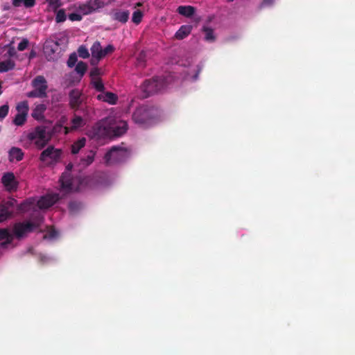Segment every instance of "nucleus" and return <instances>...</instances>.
<instances>
[{
	"mask_svg": "<svg viewBox=\"0 0 355 355\" xmlns=\"http://www.w3.org/2000/svg\"><path fill=\"white\" fill-rule=\"evenodd\" d=\"M159 110L155 107L141 105L132 114L133 121L142 128H148L158 121Z\"/></svg>",
	"mask_w": 355,
	"mask_h": 355,
	"instance_id": "nucleus-2",
	"label": "nucleus"
},
{
	"mask_svg": "<svg viewBox=\"0 0 355 355\" xmlns=\"http://www.w3.org/2000/svg\"><path fill=\"white\" fill-rule=\"evenodd\" d=\"M15 66V62L11 59H6L0 61V73L7 72L14 69Z\"/></svg>",
	"mask_w": 355,
	"mask_h": 355,
	"instance_id": "nucleus-27",
	"label": "nucleus"
},
{
	"mask_svg": "<svg viewBox=\"0 0 355 355\" xmlns=\"http://www.w3.org/2000/svg\"><path fill=\"white\" fill-rule=\"evenodd\" d=\"M35 3V0H12V4L15 7H19L22 4L26 8L33 7Z\"/></svg>",
	"mask_w": 355,
	"mask_h": 355,
	"instance_id": "nucleus-31",
	"label": "nucleus"
},
{
	"mask_svg": "<svg viewBox=\"0 0 355 355\" xmlns=\"http://www.w3.org/2000/svg\"><path fill=\"white\" fill-rule=\"evenodd\" d=\"M16 110L17 114H16L13 123L17 126H21L26 121L29 106L26 101L19 102L17 106Z\"/></svg>",
	"mask_w": 355,
	"mask_h": 355,
	"instance_id": "nucleus-11",
	"label": "nucleus"
},
{
	"mask_svg": "<svg viewBox=\"0 0 355 355\" xmlns=\"http://www.w3.org/2000/svg\"><path fill=\"white\" fill-rule=\"evenodd\" d=\"M108 119L101 120L96 122L91 130V135L94 138L110 137Z\"/></svg>",
	"mask_w": 355,
	"mask_h": 355,
	"instance_id": "nucleus-9",
	"label": "nucleus"
},
{
	"mask_svg": "<svg viewBox=\"0 0 355 355\" xmlns=\"http://www.w3.org/2000/svg\"><path fill=\"white\" fill-rule=\"evenodd\" d=\"M87 69V65L85 62L83 61H80L78 62L75 67V71L77 73V76L76 78H73V72L71 73L68 75V83H73L75 82L79 83L83 76L85 75L86 71Z\"/></svg>",
	"mask_w": 355,
	"mask_h": 355,
	"instance_id": "nucleus-15",
	"label": "nucleus"
},
{
	"mask_svg": "<svg viewBox=\"0 0 355 355\" xmlns=\"http://www.w3.org/2000/svg\"><path fill=\"white\" fill-rule=\"evenodd\" d=\"M66 19L65 11L63 9H61L58 11L55 17V20L58 23L63 22Z\"/></svg>",
	"mask_w": 355,
	"mask_h": 355,
	"instance_id": "nucleus-36",
	"label": "nucleus"
},
{
	"mask_svg": "<svg viewBox=\"0 0 355 355\" xmlns=\"http://www.w3.org/2000/svg\"><path fill=\"white\" fill-rule=\"evenodd\" d=\"M24 157V153L21 149L12 147L9 150V160L12 162L21 161Z\"/></svg>",
	"mask_w": 355,
	"mask_h": 355,
	"instance_id": "nucleus-24",
	"label": "nucleus"
},
{
	"mask_svg": "<svg viewBox=\"0 0 355 355\" xmlns=\"http://www.w3.org/2000/svg\"><path fill=\"white\" fill-rule=\"evenodd\" d=\"M108 120L109 129L110 132V137H121L128 130V125L125 121L113 119H108Z\"/></svg>",
	"mask_w": 355,
	"mask_h": 355,
	"instance_id": "nucleus-10",
	"label": "nucleus"
},
{
	"mask_svg": "<svg viewBox=\"0 0 355 355\" xmlns=\"http://www.w3.org/2000/svg\"><path fill=\"white\" fill-rule=\"evenodd\" d=\"M46 109V107L44 104L36 105L33 110L31 115L37 121H42L44 119V113Z\"/></svg>",
	"mask_w": 355,
	"mask_h": 355,
	"instance_id": "nucleus-23",
	"label": "nucleus"
},
{
	"mask_svg": "<svg viewBox=\"0 0 355 355\" xmlns=\"http://www.w3.org/2000/svg\"><path fill=\"white\" fill-rule=\"evenodd\" d=\"M86 139L82 137L77 140L71 145V153L75 155L79 152V150L85 146Z\"/></svg>",
	"mask_w": 355,
	"mask_h": 355,
	"instance_id": "nucleus-29",
	"label": "nucleus"
},
{
	"mask_svg": "<svg viewBox=\"0 0 355 355\" xmlns=\"http://www.w3.org/2000/svg\"><path fill=\"white\" fill-rule=\"evenodd\" d=\"M202 31L205 34V39L206 41L209 42H213L215 41L216 37L214 34V30L212 28L204 26L202 28Z\"/></svg>",
	"mask_w": 355,
	"mask_h": 355,
	"instance_id": "nucleus-32",
	"label": "nucleus"
},
{
	"mask_svg": "<svg viewBox=\"0 0 355 355\" xmlns=\"http://www.w3.org/2000/svg\"><path fill=\"white\" fill-rule=\"evenodd\" d=\"M32 86L34 89L26 94L27 97L44 98L46 96L48 85L46 79L43 76H38L35 77L32 81Z\"/></svg>",
	"mask_w": 355,
	"mask_h": 355,
	"instance_id": "nucleus-8",
	"label": "nucleus"
},
{
	"mask_svg": "<svg viewBox=\"0 0 355 355\" xmlns=\"http://www.w3.org/2000/svg\"><path fill=\"white\" fill-rule=\"evenodd\" d=\"M42 222V218H38L35 221L17 223L13 227L14 234L11 233L8 229H0V247L8 248L12 244L15 236L18 239L26 236L27 234L40 227Z\"/></svg>",
	"mask_w": 355,
	"mask_h": 355,
	"instance_id": "nucleus-1",
	"label": "nucleus"
},
{
	"mask_svg": "<svg viewBox=\"0 0 355 355\" xmlns=\"http://www.w3.org/2000/svg\"><path fill=\"white\" fill-rule=\"evenodd\" d=\"M143 15H144L143 12L141 10H135L132 13V22L135 23V24H139L142 20Z\"/></svg>",
	"mask_w": 355,
	"mask_h": 355,
	"instance_id": "nucleus-33",
	"label": "nucleus"
},
{
	"mask_svg": "<svg viewBox=\"0 0 355 355\" xmlns=\"http://www.w3.org/2000/svg\"><path fill=\"white\" fill-rule=\"evenodd\" d=\"M104 6L105 3L103 0H89L86 3L80 5L79 10L83 15H88Z\"/></svg>",
	"mask_w": 355,
	"mask_h": 355,
	"instance_id": "nucleus-14",
	"label": "nucleus"
},
{
	"mask_svg": "<svg viewBox=\"0 0 355 355\" xmlns=\"http://www.w3.org/2000/svg\"><path fill=\"white\" fill-rule=\"evenodd\" d=\"M192 26L183 25L178 29L175 34V37L178 40H183L187 37L191 32Z\"/></svg>",
	"mask_w": 355,
	"mask_h": 355,
	"instance_id": "nucleus-26",
	"label": "nucleus"
},
{
	"mask_svg": "<svg viewBox=\"0 0 355 355\" xmlns=\"http://www.w3.org/2000/svg\"><path fill=\"white\" fill-rule=\"evenodd\" d=\"M2 93V90H1V85L0 84V95Z\"/></svg>",
	"mask_w": 355,
	"mask_h": 355,
	"instance_id": "nucleus-52",
	"label": "nucleus"
},
{
	"mask_svg": "<svg viewBox=\"0 0 355 355\" xmlns=\"http://www.w3.org/2000/svg\"><path fill=\"white\" fill-rule=\"evenodd\" d=\"M59 199L57 194H48L42 196L40 200L30 199L20 205L19 209L20 211L25 212L29 211L35 209L37 206L40 209H44L52 206Z\"/></svg>",
	"mask_w": 355,
	"mask_h": 355,
	"instance_id": "nucleus-3",
	"label": "nucleus"
},
{
	"mask_svg": "<svg viewBox=\"0 0 355 355\" xmlns=\"http://www.w3.org/2000/svg\"><path fill=\"white\" fill-rule=\"evenodd\" d=\"M59 44L53 40H47L44 45V53L49 59L53 58V55L58 51Z\"/></svg>",
	"mask_w": 355,
	"mask_h": 355,
	"instance_id": "nucleus-18",
	"label": "nucleus"
},
{
	"mask_svg": "<svg viewBox=\"0 0 355 355\" xmlns=\"http://www.w3.org/2000/svg\"><path fill=\"white\" fill-rule=\"evenodd\" d=\"M143 6V3L141 2H137L136 4H135V7H141Z\"/></svg>",
	"mask_w": 355,
	"mask_h": 355,
	"instance_id": "nucleus-50",
	"label": "nucleus"
},
{
	"mask_svg": "<svg viewBox=\"0 0 355 355\" xmlns=\"http://www.w3.org/2000/svg\"><path fill=\"white\" fill-rule=\"evenodd\" d=\"M8 53L10 56H14L15 55V50L13 46H9V50L8 51Z\"/></svg>",
	"mask_w": 355,
	"mask_h": 355,
	"instance_id": "nucleus-47",
	"label": "nucleus"
},
{
	"mask_svg": "<svg viewBox=\"0 0 355 355\" xmlns=\"http://www.w3.org/2000/svg\"><path fill=\"white\" fill-rule=\"evenodd\" d=\"M92 84H93L94 87L98 92H100L101 93L104 92L105 87H104V85H103V82L101 81V79L98 78L97 80H92Z\"/></svg>",
	"mask_w": 355,
	"mask_h": 355,
	"instance_id": "nucleus-34",
	"label": "nucleus"
},
{
	"mask_svg": "<svg viewBox=\"0 0 355 355\" xmlns=\"http://www.w3.org/2000/svg\"><path fill=\"white\" fill-rule=\"evenodd\" d=\"M95 155L96 152L94 150H90L85 157H81L78 164L80 166V169L85 168L89 166L94 162Z\"/></svg>",
	"mask_w": 355,
	"mask_h": 355,
	"instance_id": "nucleus-22",
	"label": "nucleus"
},
{
	"mask_svg": "<svg viewBox=\"0 0 355 355\" xmlns=\"http://www.w3.org/2000/svg\"><path fill=\"white\" fill-rule=\"evenodd\" d=\"M9 111V106L8 105H3L0 107V119H4Z\"/></svg>",
	"mask_w": 355,
	"mask_h": 355,
	"instance_id": "nucleus-39",
	"label": "nucleus"
},
{
	"mask_svg": "<svg viewBox=\"0 0 355 355\" xmlns=\"http://www.w3.org/2000/svg\"><path fill=\"white\" fill-rule=\"evenodd\" d=\"M26 139L37 148H44L51 138V133L44 126H37L26 135Z\"/></svg>",
	"mask_w": 355,
	"mask_h": 355,
	"instance_id": "nucleus-5",
	"label": "nucleus"
},
{
	"mask_svg": "<svg viewBox=\"0 0 355 355\" xmlns=\"http://www.w3.org/2000/svg\"><path fill=\"white\" fill-rule=\"evenodd\" d=\"M49 5L53 8L57 9L59 6H60V3L59 0H49Z\"/></svg>",
	"mask_w": 355,
	"mask_h": 355,
	"instance_id": "nucleus-45",
	"label": "nucleus"
},
{
	"mask_svg": "<svg viewBox=\"0 0 355 355\" xmlns=\"http://www.w3.org/2000/svg\"><path fill=\"white\" fill-rule=\"evenodd\" d=\"M66 182H67V180L65 179V177L64 175H62L60 179V187H61L62 191H64L66 187Z\"/></svg>",
	"mask_w": 355,
	"mask_h": 355,
	"instance_id": "nucleus-46",
	"label": "nucleus"
},
{
	"mask_svg": "<svg viewBox=\"0 0 355 355\" xmlns=\"http://www.w3.org/2000/svg\"><path fill=\"white\" fill-rule=\"evenodd\" d=\"M78 55L82 58H87L89 56L88 49L83 45L78 48Z\"/></svg>",
	"mask_w": 355,
	"mask_h": 355,
	"instance_id": "nucleus-35",
	"label": "nucleus"
},
{
	"mask_svg": "<svg viewBox=\"0 0 355 355\" xmlns=\"http://www.w3.org/2000/svg\"><path fill=\"white\" fill-rule=\"evenodd\" d=\"M1 182L8 191H15L17 188V181L12 173H5L1 178Z\"/></svg>",
	"mask_w": 355,
	"mask_h": 355,
	"instance_id": "nucleus-16",
	"label": "nucleus"
},
{
	"mask_svg": "<svg viewBox=\"0 0 355 355\" xmlns=\"http://www.w3.org/2000/svg\"><path fill=\"white\" fill-rule=\"evenodd\" d=\"M87 112L84 108L75 110L73 117L71 119V130H76L79 128L83 127L86 123Z\"/></svg>",
	"mask_w": 355,
	"mask_h": 355,
	"instance_id": "nucleus-13",
	"label": "nucleus"
},
{
	"mask_svg": "<svg viewBox=\"0 0 355 355\" xmlns=\"http://www.w3.org/2000/svg\"><path fill=\"white\" fill-rule=\"evenodd\" d=\"M64 132L67 133V128L66 127L64 128Z\"/></svg>",
	"mask_w": 355,
	"mask_h": 355,
	"instance_id": "nucleus-53",
	"label": "nucleus"
},
{
	"mask_svg": "<svg viewBox=\"0 0 355 355\" xmlns=\"http://www.w3.org/2000/svg\"><path fill=\"white\" fill-rule=\"evenodd\" d=\"M82 15L78 13H71L68 15V19L71 21H80L82 19Z\"/></svg>",
	"mask_w": 355,
	"mask_h": 355,
	"instance_id": "nucleus-43",
	"label": "nucleus"
},
{
	"mask_svg": "<svg viewBox=\"0 0 355 355\" xmlns=\"http://www.w3.org/2000/svg\"><path fill=\"white\" fill-rule=\"evenodd\" d=\"M60 155L61 152L59 149L50 146L41 153L40 160L44 162V164L49 165L57 161Z\"/></svg>",
	"mask_w": 355,
	"mask_h": 355,
	"instance_id": "nucleus-12",
	"label": "nucleus"
},
{
	"mask_svg": "<svg viewBox=\"0 0 355 355\" xmlns=\"http://www.w3.org/2000/svg\"><path fill=\"white\" fill-rule=\"evenodd\" d=\"M15 202V200H10L0 205V223L5 221L11 216L12 211L10 209L14 206Z\"/></svg>",
	"mask_w": 355,
	"mask_h": 355,
	"instance_id": "nucleus-17",
	"label": "nucleus"
},
{
	"mask_svg": "<svg viewBox=\"0 0 355 355\" xmlns=\"http://www.w3.org/2000/svg\"><path fill=\"white\" fill-rule=\"evenodd\" d=\"M78 56L76 53H71L68 58V67H73L77 62Z\"/></svg>",
	"mask_w": 355,
	"mask_h": 355,
	"instance_id": "nucleus-37",
	"label": "nucleus"
},
{
	"mask_svg": "<svg viewBox=\"0 0 355 355\" xmlns=\"http://www.w3.org/2000/svg\"><path fill=\"white\" fill-rule=\"evenodd\" d=\"M130 156V151L123 147L114 146L104 155L106 166H112L125 162Z\"/></svg>",
	"mask_w": 355,
	"mask_h": 355,
	"instance_id": "nucleus-4",
	"label": "nucleus"
},
{
	"mask_svg": "<svg viewBox=\"0 0 355 355\" xmlns=\"http://www.w3.org/2000/svg\"><path fill=\"white\" fill-rule=\"evenodd\" d=\"M200 71V69H198V71L197 73L194 76V79H196V78H197V77H198V74H199Z\"/></svg>",
	"mask_w": 355,
	"mask_h": 355,
	"instance_id": "nucleus-51",
	"label": "nucleus"
},
{
	"mask_svg": "<svg viewBox=\"0 0 355 355\" xmlns=\"http://www.w3.org/2000/svg\"><path fill=\"white\" fill-rule=\"evenodd\" d=\"M274 2L275 0H263L262 3L260 5V8L271 6L273 5Z\"/></svg>",
	"mask_w": 355,
	"mask_h": 355,
	"instance_id": "nucleus-44",
	"label": "nucleus"
},
{
	"mask_svg": "<svg viewBox=\"0 0 355 355\" xmlns=\"http://www.w3.org/2000/svg\"><path fill=\"white\" fill-rule=\"evenodd\" d=\"M177 12L182 16L191 17L194 15L196 8L191 6H180L177 8Z\"/></svg>",
	"mask_w": 355,
	"mask_h": 355,
	"instance_id": "nucleus-25",
	"label": "nucleus"
},
{
	"mask_svg": "<svg viewBox=\"0 0 355 355\" xmlns=\"http://www.w3.org/2000/svg\"><path fill=\"white\" fill-rule=\"evenodd\" d=\"M83 204L80 202L74 200L70 201L69 203H68V209L71 214L78 213L83 209Z\"/></svg>",
	"mask_w": 355,
	"mask_h": 355,
	"instance_id": "nucleus-30",
	"label": "nucleus"
},
{
	"mask_svg": "<svg viewBox=\"0 0 355 355\" xmlns=\"http://www.w3.org/2000/svg\"><path fill=\"white\" fill-rule=\"evenodd\" d=\"M97 99L110 105H115L118 101V96L116 94L110 92H103L97 96Z\"/></svg>",
	"mask_w": 355,
	"mask_h": 355,
	"instance_id": "nucleus-21",
	"label": "nucleus"
},
{
	"mask_svg": "<svg viewBox=\"0 0 355 355\" xmlns=\"http://www.w3.org/2000/svg\"><path fill=\"white\" fill-rule=\"evenodd\" d=\"M28 45V40L27 39H23L21 42L18 44L17 49L20 51L25 50Z\"/></svg>",
	"mask_w": 355,
	"mask_h": 355,
	"instance_id": "nucleus-42",
	"label": "nucleus"
},
{
	"mask_svg": "<svg viewBox=\"0 0 355 355\" xmlns=\"http://www.w3.org/2000/svg\"><path fill=\"white\" fill-rule=\"evenodd\" d=\"M73 168V164L71 163H68V166H67V168H68V171H71Z\"/></svg>",
	"mask_w": 355,
	"mask_h": 355,
	"instance_id": "nucleus-49",
	"label": "nucleus"
},
{
	"mask_svg": "<svg viewBox=\"0 0 355 355\" xmlns=\"http://www.w3.org/2000/svg\"><path fill=\"white\" fill-rule=\"evenodd\" d=\"M164 80L161 77H153L146 80L141 86L142 92L144 93V97L147 98L161 91L164 87Z\"/></svg>",
	"mask_w": 355,
	"mask_h": 355,
	"instance_id": "nucleus-7",
	"label": "nucleus"
},
{
	"mask_svg": "<svg viewBox=\"0 0 355 355\" xmlns=\"http://www.w3.org/2000/svg\"><path fill=\"white\" fill-rule=\"evenodd\" d=\"M92 57L96 58L98 62L102 58V49L99 42H96L91 47Z\"/></svg>",
	"mask_w": 355,
	"mask_h": 355,
	"instance_id": "nucleus-28",
	"label": "nucleus"
},
{
	"mask_svg": "<svg viewBox=\"0 0 355 355\" xmlns=\"http://www.w3.org/2000/svg\"><path fill=\"white\" fill-rule=\"evenodd\" d=\"M81 95L82 94L78 89H73L70 92L69 103L72 108L78 107L82 104Z\"/></svg>",
	"mask_w": 355,
	"mask_h": 355,
	"instance_id": "nucleus-20",
	"label": "nucleus"
},
{
	"mask_svg": "<svg viewBox=\"0 0 355 355\" xmlns=\"http://www.w3.org/2000/svg\"><path fill=\"white\" fill-rule=\"evenodd\" d=\"M101 74V70L98 67H94L91 69L89 76L92 78V80H95L96 77L100 76Z\"/></svg>",
	"mask_w": 355,
	"mask_h": 355,
	"instance_id": "nucleus-40",
	"label": "nucleus"
},
{
	"mask_svg": "<svg viewBox=\"0 0 355 355\" xmlns=\"http://www.w3.org/2000/svg\"><path fill=\"white\" fill-rule=\"evenodd\" d=\"M58 232L53 228H50L48 231V232L44 235V238L49 239H53L56 238L58 236Z\"/></svg>",
	"mask_w": 355,
	"mask_h": 355,
	"instance_id": "nucleus-38",
	"label": "nucleus"
},
{
	"mask_svg": "<svg viewBox=\"0 0 355 355\" xmlns=\"http://www.w3.org/2000/svg\"><path fill=\"white\" fill-rule=\"evenodd\" d=\"M98 62H97L96 58H95L92 57V60H91V64H92V65H95V64H96Z\"/></svg>",
	"mask_w": 355,
	"mask_h": 355,
	"instance_id": "nucleus-48",
	"label": "nucleus"
},
{
	"mask_svg": "<svg viewBox=\"0 0 355 355\" xmlns=\"http://www.w3.org/2000/svg\"><path fill=\"white\" fill-rule=\"evenodd\" d=\"M110 15L113 20L125 24L129 19L130 12L128 10H114Z\"/></svg>",
	"mask_w": 355,
	"mask_h": 355,
	"instance_id": "nucleus-19",
	"label": "nucleus"
},
{
	"mask_svg": "<svg viewBox=\"0 0 355 355\" xmlns=\"http://www.w3.org/2000/svg\"><path fill=\"white\" fill-rule=\"evenodd\" d=\"M114 51V46L112 44H108L104 49H102V58L106 55L112 53Z\"/></svg>",
	"mask_w": 355,
	"mask_h": 355,
	"instance_id": "nucleus-41",
	"label": "nucleus"
},
{
	"mask_svg": "<svg viewBox=\"0 0 355 355\" xmlns=\"http://www.w3.org/2000/svg\"><path fill=\"white\" fill-rule=\"evenodd\" d=\"M95 186V179L92 176L69 178L68 175V193L71 191H80L86 188H93Z\"/></svg>",
	"mask_w": 355,
	"mask_h": 355,
	"instance_id": "nucleus-6",
	"label": "nucleus"
}]
</instances>
